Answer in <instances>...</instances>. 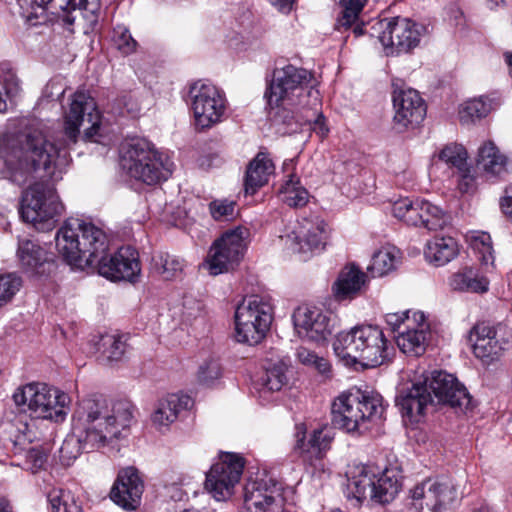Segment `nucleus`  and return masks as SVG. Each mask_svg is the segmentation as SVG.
<instances>
[{"label":"nucleus","mask_w":512,"mask_h":512,"mask_svg":"<svg viewBox=\"0 0 512 512\" xmlns=\"http://www.w3.org/2000/svg\"><path fill=\"white\" fill-rule=\"evenodd\" d=\"M88 122L84 135H97L100 115L96 102L88 93L76 91L65 112L61 135L52 139L47 125L32 120L18 133H4L0 137V174L17 185H24L40 172L66 163L67 153L78 141L80 127Z\"/></svg>","instance_id":"obj_1"},{"label":"nucleus","mask_w":512,"mask_h":512,"mask_svg":"<svg viewBox=\"0 0 512 512\" xmlns=\"http://www.w3.org/2000/svg\"><path fill=\"white\" fill-rule=\"evenodd\" d=\"M128 401H110L102 395L80 400L71 416V431L59 450L63 465L70 466L82 452L114 446L127 437L134 418Z\"/></svg>","instance_id":"obj_2"},{"label":"nucleus","mask_w":512,"mask_h":512,"mask_svg":"<svg viewBox=\"0 0 512 512\" xmlns=\"http://www.w3.org/2000/svg\"><path fill=\"white\" fill-rule=\"evenodd\" d=\"M58 253L70 266L85 270L97 268L98 273L111 280L131 281L140 273L138 253L131 247H121L107 256L105 233L91 222L70 217L55 235Z\"/></svg>","instance_id":"obj_3"},{"label":"nucleus","mask_w":512,"mask_h":512,"mask_svg":"<svg viewBox=\"0 0 512 512\" xmlns=\"http://www.w3.org/2000/svg\"><path fill=\"white\" fill-rule=\"evenodd\" d=\"M312 74L303 68L288 64L276 68L264 97L275 117L286 125L285 133L294 134L313 130L321 137L328 133L320 112L319 91L311 84Z\"/></svg>","instance_id":"obj_4"},{"label":"nucleus","mask_w":512,"mask_h":512,"mask_svg":"<svg viewBox=\"0 0 512 512\" xmlns=\"http://www.w3.org/2000/svg\"><path fill=\"white\" fill-rule=\"evenodd\" d=\"M15 411L5 414L3 433L16 449H24L36 439L34 420L62 422L70 404L67 393L45 383L33 382L18 387L12 394Z\"/></svg>","instance_id":"obj_5"},{"label":"nucleus","mask_w":512,"mask_h":512,"mask_svg":"<svg viewBox=\"0 0 512 512\" xmlns=\"http://www.w3.org/2000/svg\"><path fill=\"white\" fill-rule=\"evenodd\" d=\"M335 355L347 366L378 367L390 360L393 346L383 330L371 324L357 325L338 333L333 341Z\"/></svg>","instance_id":"obj_6"},{"label":"nucleus","mask_w":512,"mask_h":512,"mask_svg":"<svg viewBox=\"0 0 512 512\" xmlns=\"http://www.w3.org/2000/svg\"><path fill=\"white\" fill-rule=\"evenodd\" d=\"M383 399L378 393L357 388L342 392L332 404V423L348 433H363L369 424L381 419Z\"/></svg>","instance_id":"obj_7"},{"label":"nucleus","mask_w":512,"mask_h":512,"mask_svg":"<svg viewBox=\"0 0 512 512\" xmlns=\"http://www.w3.org/2000/svg\"><path fill=\"white\" fill-rule=\"evenodd\" d=\"M402 476L396 468H387L379 476L367 465H357L348 472V498L358 504L365 500L386 504L394 500L401 489Z\"/></svg>","instance_id":"obj_8"},{"label":"nucleus","mask_w":512,"mask_h":512,"mask_svg":"<svg viewBox=\"0 0 512 512\" xmlns=\"http://www.w3.org/2000/svg\"><path fill=\"white\" fill-rule=\"evenodd\" d=\"M273 320L271 303L259 295L245 297L238 304L234 314L237 342L257 345L265 337Z\"/></svg>","instance_id":"obj_9"},{"label":"nucleus","mask_w":512,"mask_h":512,"mask_svg":"<svg viewBox=\"0 0 512 512\" xmlns=\"http://www.w3.org/2000/svg\"><path fill=\"white\" fill-rule=\"evenodd\" d=\"M63 211L64 205L55 188L48 183H34L23 193L21 217L39 230L52 228L54 218L60 216Z\"/></svg>","instance_id":"obj_10"},{"label":"nucleus","mask_w":512,"mask_h":512,"mask_svg":"<svg viewBox=\"0 0 512 512\" xmlns=\"http://www.w3.org/2000/svg\"><path fill=\"white\" fill-rule=\"evenodd\" d=\"M457 496V487L451 478H427L409 490L408 506L414 512H447Z\"/></svg>","instance_id":"obj_11"},{"label":"nucleus","mask_w":512,"mask_h":512,"mask_svg":"<svg viewBox=\"0 0 512 512\" xmlns=\"http://www.w3.org/2000/svg\"><path fill=\"white\" fill-rule=\"evenodd\" d=\"M379 40L390 54L409 53L419 46L428 33L424 24L405 17L383 18L376 23Z\"/></svg>","instance_id":"obj_12"},{"label":"nucleus","mask_w":512,"mask_h":512,"mask_svg":"<svg viewBox=\"0 0 512 512\" xmlns=\"http://www.w3.org/2000/svg\"><path fill=\"white\" fill-rule=\"evenodd\" d=\"M249 230L244 227L225 232L210 249L204 267L211 275H219L234 269L244 255Z\"/></svg>","instance_id":"obj_13"},{"label":"nucleus","mask_w":512,"mask_h":512,"mask_svg":"<svg viewBox=\"0 0 512 512\" xmlns=\"http://www.w3.org/2000/svg\"><path fill=\"white\" fill-rule=\"evenodd\" d=\"M195 125L207 129L223 120L226 112L224 93L211 83L196 82L189 91Z\"/></svg>","instance_id":"obj_14"},{"label":"nucleus","mask_w":512,"mask_h":512,"mask_svg":"<svg viewBox=\"0 0 512 512\" xmlns=\"http://www.w3.org/2000/svg\"><path fill=\"white\" fill-rule=\"evenodd\" d=\"M244 469V459L238 454L224 453L206 474L205 488L218 501L233 494Z\"/></svg>","instance_id":"obj_15"},{"label":"nucleus","mask_w":512,"mask_h":512,"mask_svg":"<svg viewBox=\"0 0 512 512\" xmlns=\"http://www.w3.org/2000/svg\"><path fill=\"white\" fill-rule=\"evenodd\" d=\"M282 486L270 477L249 479L244 487V507L248 512H281Z\"/></svg>","instance_id":"obj_16"},{"label":"nucleus","mask_w":512,"mask_h":512,"mask_svg":"<svg viewBox=\"0 0 512 512\" xmlns=\"http://www.w3.org/2000/svg\"><path fill=\"white\" fill-rule=\"evenodd\" d=\"M424 384L428 385L433 399L439 404L466 411L471 404V397L467 389L452 374L444 371H433L424 376Z\"/></svg>","instance_id":"obj_17"},{"label":"nucleus","mask_w":512,"mask_h":512,"mask_svg":"<svg viewBox=\"0 0 512 512\" xmlns=\"http://www.w3.org/2000/svg\"><path fill=\"white\" fill-rule=\"evenodd\" d=\"M293 321L301 338L316 343L326 341L336 323L331 312L309 306L298 307L293 314Z\"/></svg>","instance_id":"obj_18"},{"label":"nucleus","mask_w":512,"mask_h":512,"mask_svg":"<svg viewBox=\"0 0 512 512\" xmlns=\"http://www.w3.org/2000/svg\"><path fill=\"white\" fill-rule=\"evenodd\" d=\"M327 225L324 221L304 220L297 230L282 237L286 247L293 253L299 254L306 261L313 254L319 253L325 247Z\"/></svg>","instance_id":"obj_19"},{"label":"nucleus","mask_w":512,"mask_h":512,"mask_svg":"<svg viewBox=\"0 0 512 512\" xmlns=\"http://www.w3.org/2000/svg\"><path fill=\"white\" fill-rule=\"evenodd\" d=\"M470 341L474 355L484 364H490L500 358L507 345L505 326L477 323L470 332Z\"/></svg>","instance_id":"obj_20"},{"label":"nucleus","mask_w":512,"mask_h":512,"mask_svg":"<svg viewBox=\"0 0 512 512\" xmlns=\"http://www.w3.org/2000/svg\"><path fill=\"white\" fill-rule=\"evenodd\" d=\"M393 108V128L400 133L417 127L426 115L424 100L419 92L412 88L394 91Z\"/></svg>","instance_id":"obj_21"},{"label":"nucleus","mask_w":512,"mask_h":512,"mask_svg":"<svg viewBox=\"0 0 512 512\" xmlns=\"http://www.w3.org/2000/svg\"><path fill=\"white\" fill-rule=\"evenodd\" d=\"M154 157V146L145 139H136L122 146L121 166L131 177L148 185L158 183V175L161 172L154 168V172H143L145 161H151Z\"/></svg>","instance_id":"obj_22"},{"label":"nucleus","mask_w":512,"mask_h":512,"mask_svg":"<svg viewBox=\"0 0 512 512\" xmlns=\"http://www.w3.org/2000/svg\"><path fill=\"white\" fill-rule=\"evenodd\" d=\"M433 403L434 399L428 385L424 384V379L413 382L409 388L402 389L396 397V405L402 417L411 423L419 422L425 409Z\"/></svg>","instance_id":"obj_23"},{"label":"nucleus","mask_w":512,"mask_h":512,"mask_svg":"<svg viewBox=\"0 0 512 512\" xmlns=\"http://www.w3.org/2000/svg\"><path fill=\"white\" fill-rule=\"evenodd\" d=\"M143 482L133 467L122 469L111 489V499L125 510H135L141 500Z\"/></svg>","instance_id":"obj_24"},{"label":"nucleus","mask_w":512,"mask_h":512,"mask_svg":"<svg viewBox=\"0 0 512 512\" xmlns=\"http://www.w3.org/2000/svg\"><path fill=\"white\" fill-rule=\"evenodd\" d=\"M429 336L430 326L426 321L425 315L423 312L417 311L413 313L412 323L407 324L406 329L399 331V334L395 336V340L403 353L420 356L426 350Z\"/></svg>","instance_id":"obj_25"},{"label":"nucleus","mask_w":512,"mask_h":512,"mask_svg":"<svg viewBox=\"0 0 512 512\" xmlns=\"http://www.w3.org/2000/svg\"><path fill=\"white\" fill-rule=\"evenodd\" d=\"M476 163L490 177L505 178L512 172L511 160L492 141L480 145Z\"/></svg>","instance_id":"obj_26"},{"label":"nucleus","mask_w":512,"mask_h":512,"mask_svg":"<svg viewBox=\"0 0 512 512\" xmlns=\"http://www.w3.org/2000/svg\"><path fill=\"white\" fill-rule=\"evenodd\" d=\"M367 282V275L354 264L345 266L332 285V293L337 300L355 297Z\"/></svg>","instance_id":"obj_27"},{"label":"nucleus","mask_w":512,"mask_h":512,"mask_svg":"<svg viewBox=\"0 0 512 512\" xmlns=\"http://www.w3.org/2000/svg\"><path fill=\"white\" fill-rule=\"evenodd\" d=\"M190 403L191 399L186 395L170 394L160 399L151 415L153 425L159 430L169 427Z\"/></svg>","instance_id":"obj_28"},{"label":"nucleus","mask_w":512,"mask_h":512,"mask_svg":"<svg viewBox=\"0 0 512 512\" xmlns=\"http://www.w3.org/2000/svg\"><path fill=\"white\" fill-rule=\"evenodd\" d=\"M274 172V164L266 153L259 152L250 161L244 178L246 194L253 195L259 188L268 183L269 177Z\"/></svg>","instance_id":"obj_29"},{"label":"nucleus","mask_w":512,"mask_h":512,"mask_svg":"<svg viewBox=\"0 0 512 512\" xmlns=\"http://www.w3.org/2000/svg\"><path fill=\"white\" fill-rule=\"evenodd\" d=\"M459 253L456 240L452 237H434L426 244L424 255L428 262L443 266Z\"/></svg>","instance_id":"obj_30"},{"label":"nucleus","mask_w":512,"mask_h":512,"mask_svg":"<svg viewBox=\"0 0 512 512\" xmlns=\"http://www.w3.org/2000/svg\"><path fill=\"white\" fill-rule=\"evenodd\" d=\"M334 438L332 431L328 428L314 430L309 439L305 440V433H297L295 449L302 454H310L311 457L321 458L323 453L330 448Z\"/></svg>","instance_id":"obj_31"},{"label":"nucleus","mask_w":512,"mask_h":512,"mask_svg":"<svg viewBox=\"0 0 512 512\" xmlns=\"http://www.w3.org/2000/svg\"><path fill=\"white\" fill-rule=\"evenodd\" d=\"M449 285L456 291L483 293L488 290L489 282L473 268L466 267L451 276Z\"/></svg>","instance_id":"obj_32"},{"label":"nucleus","mask_w":512,"mask_h":512,"mask_svg":"<svg viewBox=\"0 0 512 512\" xmlns=\"http://www.w3.org/2000/svg\"><path fill=\"white\" fill-rule=\"evenodd\" d=\"M400 260V252L393 246L382 247L376 251L368 266L373 277H382L395 270Z\"/></svg>","instance_id":"obj_33"},{"label":"nucleus","mask_w":512,"mask_h":512,"mask_svg":"<svg viewBox=\"0 0 512 512\" xmlns=\"http://www.w3.org/2000/svg\"><path fill=\"white\" fill-rule=\"evenodd\" d=\"M18 257L22 266L35 273H40V268L47 261L46 251L32 240H21L18 246Z\"/></svg>","instance_id":"obj_34"},{"label":"nucleus","mask_w":512,"mask_h":512,"mask_svg":"<svg viewBox=\"0 0 512 512\" xmlns=\"http://www.w3.org/2000/svg\"><path fill=\"white\" fill-rule=\"evenodd\" d=\"M280 194L282 201L293 208L305 206L309 199L308 191L301 185L299 177L292 172L286 176L280 188Z\"/></svg>","instance_id":"obj_35"},{"label":"nucleus","mask_w":512,"mask_h":512,"mask_svg":"<svg viewBox=\"0 0 512 512\" xmlns=\"http://www.w3.org/2000/svg\"><path fill=\"white\" fill-rule=\"evenodd\" d=\"M491 108V101L486 97L481 96L467 100L459 109L460 121L464 124L474 123L486 117Z\"/></svg>","instance_id":"obj_36"},{"label":"nucleus","mask_w":512,"mask_h":512,"mask_svg":"<svg viewBox=\"0 0 512 512\" xmlns=\"http://www.w3.org/2000/svg\"><path fill=\"white\" fill-rule=\"evenodd\" d=\"M420 211L423 222H419V226L430 231L443 229L451 219L441 208L426 200H422Z\"/></svg>","instance_id":"obj_37"},{"label":"nucleus","mask_w":512,"mask_h":512,"mask_svg":"<svg viewBox=\"0 0 512 512\" xmlns=\"http://www.w3.org/2000/svg\"><path fill=\"white\" fill-rule=\"evenodd\" d=\"M422 200L412 201L408 198L396 201L392 207L393 215L411 226H419L421 220Z\"/></svg>","instance_id":"obj_38"},{"label":"nucleus","mask_w":512,"mask_h":512,"mask_svg":"<svg viewBox=\"0 0 512 512\" xmlns=\"http://www.w3.org/2000/svg\"><path fill=\"white\" fill-rule=\"evenodd\" d=\"M56 8L63 13L59 15L63 22L72 25L75 21L73 11L86 10L95 14L100 8V0H58Z\"/></svg>","instance_id":"obj_39"},{"label":"nucleus","mask_w":512,"mask_h":512,"mask_svg":"<svg viewBox=\"0 0 512 512\" xmlns=\"http://www.w3.org/2000/svg\"><path fill=\"white\" fill-rule=\"evenodd\" d=\"M47 498L52 512H82L81 506L68 490L52 489Z\"/></svg>","instance_id":"obj_40"},{"label":"nucleus","mask_w":512,"mask_h":512,"mask_svg":"<svg viewBox=\"0 0 512 512\" xmlns=\"http://www.w3.org/2000/svg\"><path fill=\"white\" fill-rule=\"evenodd\" d=\"M287 383L286 366L282 363L267 368L259 379L261 392H275Z\"/></svg>","instance_id":"obj_41"},{"label":"nucleus","mask_w":512,"mask_h":512,"mask_svg":"<svg viewBox=\"0 0 512 512\" xmlns=\"http://www.w3.org/2000/svg\"><path fill=\"white\" fill-rule=\"evenodd\" d=\"M470 245L479 254L483 265H493L494 255L491 236L486 232H474L469 237Z\"/></svg>","instance_id":"obj_42"},{"label":"nucleus","mask_w":512,"mask_h":512,"mask_svg":"<svg viewBox=\"0 0 512 512\" xmlns=\"http://www.w3.org/2000/svg\"><path fill=\"white\" fill-rule=\"evenodd\" d=\"M223 369L217 357L210 356L202 361L197 370V381L205 386H212L222 377Z\"/></svg>","instance_id":"obj_43"},{"label":"nucleus","mask_w":512,"mask_h":512,"mask_svg":"<svg viewBox=\"0 0 512 512\" xmlns=\"http://www.w3.org/2000/svg\"><path fill=\"white\" fill-rule=\"evenodd\" d=\"M154 262L157 272L166 280L177 277L184 268V260L174 255H159Z\"/></svg>","instance_id":"obj_44"},{"label":"nucleus","mask_w":512,"mask_h":512,"mask_svg":"<svg viewBox=\"0 0 512 512\" xmlns=\"http://www.w3.org/2000/svg\"><path fill=\"white\" fill-rule=\"evenodd\" d=\"M367 0H340L341 15L337 19V27L349 28L355 24Z\"/></svg>","instance_id":"obj_45"},{"label":"nucleus","mask_w":512,"mask_h":512,"mask_svg":"<svg viewBox=\"0 0 512 512\" xmlns=\"http://www.w3.org/2000/svg\"><path fill=\"white\" fill-rule=\"evenodd\" d=\"M439 159L458 171H465L467 166V152L462 145L450 144L439 153Z\"/></svg>","instance_id":"obj_46"},{"label":"nucleus","mask_w":512,"mask_h":512,"mask_svg":"<svg viewBox=\"0 0 512 512\" xmlns=\"http://www.w3.org/2000/svg\"><path fill=\"white\" fill-rule=\"evenodd\" d=\"M0 85L10 102H13L22 91L19 78L7 64L0 66Z\"/></svg>","instance_id":"obj_47"},{"label":"nucleus","mask_w":512,"mask_h":512,"mask_svg":"<svg viewBox=\"0 0 512 512\" xmlns=\"http://www.w3.org/2000/svg\"><path fill=\"white\" fill-rule=\"evenodd\" d=\"M154 168H157L162 175H158V183L166 181L172 174L174 164L170 158L157 151L154 148V157H151V161H145L143 165V172H154Z\"/></svg>","instance_id":"obj_48"},{"label":"nucleus","mask_w":512,"mask_h":512,"mask_svg":"<svg viewBox=\"0 0 512 512\" xmlns=\"http://www.w3.org/2000/svg\"><path fill=\"white\" fill-rule=\"evenodd\" d=\"M22 287V279L16 273L0 274V306L10 302Z\"/></svg>","instance_id":"obj_49"},{"label":"nucleus","mask_w":512,"mask_h":512,"mask_svg":"<svg viewBox=\"0 0 512 512\" xmlns=\"http://www.w3.org/2000/svg\"><path fill=\"white\" fill-rule=\"evenodd\" d=\"M235 207V202L228 200H214L209 204L211 216L216 221L233 220L237 215Z\"/></svg>","instance_id":"obj_50"},{"label":"nucleus","mask_w":512,"mask_h":512,"mask_svg":"<svg viewBox=\"0 0 512 512\" xmlns=\"http://www.w3.org/2000/svg\"><path fill=\"white\" fill-rule=\"evenodd\" d=\"M4 443L5 446L8 448L11 446V449L14 451V453H20L22 451H27L26 453V459L27 462L31 464V469L33 472H36L38 469L42 468L43 465L47 461V455L40 449L32 447L29 448L28 446L31 444H27L24 449H16L13 447V445L7 440V435L4 433Z\"/></svg>","instance_id":"obj_51"},{"label":"nucleus","mask_w":512,"mask_h":512,"mask_svg":"<svg viewBox=\"0 0 512 512\" xmlns=\"http://www.w3.org/2000/svg\"><path fill=\"white\" fill-rule=\"evenodd\" d=\"M113 40L117 49L123 54H130L135 50L136 41L125 27L119 26L114 29Z\"/></svg>","instance_id":"obj_52"},{"label":"nucleus","mask_w":512,"mask_h":512,"mask_svg":"<svg viewBox=\"0 0 512 512\" xmlns=\"http://www.w3.org/2000/svg\"><path fill=\"white\" fill-rule=\"evenodd\" d=\"M103 341V345L109 346V349L106 351L108 360L117 361L123 356L125 352V343L120 337L109 335L103 338Z\"/></svg>","instance_id":"obj_53"},{"label":"nucleus","mask_w":512,"mask_h":512,"mask_svg":"<svg viewBox=\"0 0 512 512\" xmlns=\"http://www.w3.org/2000/svg\"><path fill=\"white\" fill-rule=\"evenodd\" d=\"M408 313V311L402 313H388L385 316L386 323L391 327L393 332L399 334V331L406 329L407 324L412 323V319H410Z\"/></svg>","instance_id":"obj_54"},{"label":"nucleus","mask_w":512,"mask_h":512,"mask_svg":"<svg viewBox=\"0 0 512 512\" xmlns=\"http://www.w3.org/2000/svg\"><path fill=\"white\" fill-rule=\"evenodd\" d=\"M201 314L200 303L194 300H186L183 304V318L190 321L192 318H197Z\"/></svg>","instance_id":"obj_55"},{"label":"nucleus","mask_w":512,"mask_h":512,"mask_svg":"<svg viewBox=\"0 0 512 512\" xmlns=\"http://www.w3.org/2000/svg\"><path fill=\"white\" fill-rule=\"evenodd\" d=\"M164 490H165V496L169 497L174 502L181 501L185 495V492L176 483L166 485L164 487Z\"/></svg>","instance_id":"obj_56"},{"label":"nucleus","mask_w":512,"mask_h":512,"mask_svg":"<svg viewBox=\"0 0 512 512\" xmlns=\"http://www.w3.org/2000/svg\"><path fill=\"white\" fill-rule=\"evenodd\" d=\"M296 356L299 362H301L302 364L312 365L313 362L316 361V357L318 355H316L313 351L307 348L300 347L297 349Z\"/></svg>","instance_id":"obj_57"},{"label":"nucleus","mask_w":512,"mask_h":512,"mask_svg":"<svg viewBox=\"0 0 512 512\" xmlns=\"http://www.w3.org/2000/svg\"><path fill=\"white\" fill-rule=\"evenodd\" d=\"M505 196L500 200L503 213L512 218V186L506 189Z\"/></svg>","instance_id":"obj_58"},{"label":"nucleus","mask_w":512,"mask_h":512,"mask_svg":"<svg viewBox=\"0 0 512 512\" xmlns=\"http://www.w3.org/2000/svg\"><path fill=\"white\" fill-rule=\"evenodd\" d=\"M279 12L288 14L294 5L295 0H268Z\"/></svg>","instance_id":"obj_59"},{"label":"nucleus","mask_w":512,"mask_h":512,"mask_svg":"<svg viewBox=\"0 0 512 512\" xmlns=\"http://www.w3.org/2000/svg\"><path fill=\"white\" fill-rule=\"evenodd\" d=\"M460 176H461V180L459 182V188L460 190L464 191V192H467L469 191L470 189V186L473 182V177L470 175V170L468 167H466V170L465 171H458Z\"/></svg>","instance_id":"obj_60"},{"label":"nucleus","mask_w":512,"mask_h":512,"mask_svg":"<svg viewBox=\"0 0 512 512\" xmlns=\"http://www.w3.org/2000/svg\"><path fill=\"white\" fill-rule=\"evenodd\" d=\"M314 366L321 374H327L330 372V363L323 357H316V361L313 362Z\"/></svg>","instance_id":"obj_61"},{"label":"nucleus","mask_w":512,"mask_h":512,"mask_svg":"<svg viewBox=\"0 0 512 512\" xmlns=\"http://www.w3.org/2000/svg\"><path fill=\"white\" fill-rule=\"evenodd\" d=\"M487 2H488L490 9H494V8L498 7L500 4H502L504 2V0H487Z\"/></svg>","instance_id":"obj_62"},{"label":"nucleus","mask_w":512,"mask_h":512,"mask_svg":"<svg viewBox=\"0 0 512 512\" xmlns=\"http://www.w3.org/2000/svg\"><path fill=\"white\" fill-rule=\"evenodd\" d=\"M363 26L364 25H359V24H356L353 28V33L356 35V36H360L364 33L363 31Z\"/></svg>","instance_id":"obj_63"},{"label":"nucleus","mask_w":512,"mask_h":512,"mask_svg":"<svg viewBox=\"0 0 512 512\" xmlns=\"http://www.w3.org/2000/svg\"><path fill=\"white\" fill-rule=\"evenodd\" d=\"M506 62H507V65L509 66V72L512 77V55L511 54H506Z\"/></svg>","instance_id":"obj_64"}]
</instances>
